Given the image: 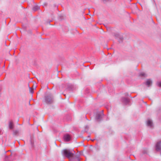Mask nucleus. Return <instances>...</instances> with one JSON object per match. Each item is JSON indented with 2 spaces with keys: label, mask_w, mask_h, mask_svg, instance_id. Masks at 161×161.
Returning a JSON list of instances; mask_svg holds the SVG:
<instances>
[{
  "label": "nucleus",
  "mask_w": 161,
  "mask_h": 161,
  "mask_svg": "<svg viewBox=\"0 0 161 161\" xmlns=\"http://www.w3.org/2000/svg\"><path fill=\"white\" fill-rule=\"evenodd\" d=\"M103 2H105L108 1L109 0H102Z\"/></svg>",
  "instance_id": "obj_22"
},
{
  "label": "nucleus",
  "mask_w": 161,
  "mask_h": 161,
  "mask_svg": "<svg viewBox=\"0 0 161 161\" xmlns=\"http://www.w3.org/2000/svg\"><path fill=\"white\" fill-rule=\"evenodd\" d=\"M95 139H94L93 140H91L92 142L94 141L95 140Z\"/></svg>",
  "instance_id": "obj_24"
},
{
  "label": "nucleus",
  "mask_w": 161,
  "mask_h": 161,
  "mask_svg": "<svg viewBox=\"0 0 161 161\" xmlns=\"http://www.w3.org/2000/svg\"><path fill=\"white\" fill-rule=\"evenodd\" d=\"M139 75L141 77H146L147 76L146 75L144 72L141 73Z\"/></svg>",
  "instance_id": "obj_17"
},
{
  "label": "nucleus",
  "mask_w": 161,
  "mask_h": 161,
  "mask_svg": "<svg viewBox=\"0 0 161 161\" xmlns=\"http://www.w3.org/2000/svg\"><path fill=\"white\" fill-rule=\"evenodd\" d=\"M29 88L30 92L31 94H33V93L34 89L32 88L31 87H30L29 86Z\"/></svg>",
  "instance_id": "obj_18"
},
{
  "label": "nucleus",
  "mask_w": 161,
  "mask_h": 161,
  "mask_svg": "<svg viewBox=\"0 0 161 161\" xmlns=\"http://www.w3.org/2000/svg\"><path fill=\"white\" fill-rule=\"evenodd\" d=\"M147 149L144 150L142 151V153L143 154H147Z\"/></svg>",
  "instance_id": "obj_20"
},
{
  "label": "nucleus",
  "mask_w": 161,
  "mask_h": 161,
  "mask_svg": "<svg viewBox=\"0 0 161 161\" xmlns=\"http://www.w3.org/2000/svg\"><path fill=\"white\" fill-rule=\"evenodd\" d=\"M125 96H129V95H128V94H126V95H125Z\"/></svg>",
  "instance_id": "obj_25"
},
{
  "label": "nucleus",
  "mask_w": 161,
  "mask_h": 161,
  "mask_svg": "<svg viewBox=\"0 0 161 161\" xmlns=\"http://www.w3.org/2000/svg\"><path fill=\"white\" fill-rule=\"evenodd\" d=\"M88 137H90V136H88Z\"/></svg>",
  "instance_id": "obj_27"
},
{
  "label": "nucleus",
  "mask_w": 161,
  "mask_h": 161,
  "mask_svg": "<svg viewBox=\"0 0 161 161\" xmlns=\"http://www.w3.org/2000/svg\"><path fill=\"white\" fill-rule=\"evenodd\" d=\"M65 142H69L71 139L70 135L68 134H65L63 136Z\"/></svg>",
  "instance_id": "obj_6"
},
{
  "label": "nucleus",
  "mask_w": 161,
  "mask_h": 161,
  "mask_svg": "<svg viewBox=\"0 0 161 161\" xmlns=\"http://www.w3.org/2000/svg\"><path fill=\"white\" fill-rule=\"evenodd\" d=\"M147 125L150 128H153V125L152 121L150 119H148L147 121Z\"/></svg>",
  "instance_id": "obj_7"
},
{
  "label": "nucleus",
  "mask_w": 161,
  "mask_h": 161,
  "mask_svg": "<svg viewBox=\"0 0 161 161\" xmlns=\"http://www.w3.org/2000/svg\"><path fill=\"white\" fill-rule=\"evenodd\" d=\"M39 7L38 6L36 5L34 6L33 8V10L34 11H36L39 9Z\"/></svg>",
  "instance_id": "obj_16"
},
{
  "label": "nucleus",
  "mask_w": 161,
  "mask_h": 161,
  "mask_svg": "<svg viewBox=\"0 0 161 161\" xmlns=\"http://www.w3.org/2000/svg\"><path fill=\"white\" fill-rule=\"evenodd\" d=\"M130 99H128L125 97H122L121 98V101L125 105L128 104L130 102Z\"/></svg>",
  "instance_id": "obj_8"
},
{
  "label": "nucleus",
  "mask_w": 161,
  "mask_h": 161,
  "mask_svg": "<svg viewBox=\"0 0 161 161\" xmlns=\"http://www.w3.org/2000/svg\"><path fill=\"white\" fill-rule=\"evenodd\" d=\"M152 83V82L150 79H148L145 83V85H147L148 87L151 86Z\"/></svg>",
  "instance_id": "obj_10"
},
{
  "label": "nucleus",
  "mask_w": 161,
  "mask_h": 161,
  "mask_svg": "<svg viewBox=\"0 0 161 161\" xmlns=\"http://www.w3.org/2000/svg\"><path fill=\"white\" fill-rule=\"evenodd\" d=\"M45 102L47 104H50L54 102V97L53 95L50 93L45 95L44 97Z\"/></svg>",
  "instance_id": "obj_1"
},
{
  "label": "nucleus",
  "mask_w": 161,
  "mask_h": 161,
  "mask_svg": "<svg viewBox=\"0 0 161 161\" xmlns=\"http://www.w3.org/2000/svg\"><path fill=\"white\" fill-rule=\"evenodd\" d=\"M3 133V132L0 130V134H2Z\"/></svg>",
  "instance_id": "obj_23"
},
{
  "label": "nucleus",
  "mask_w": 161,
  "mask_h": 161,
  "mask_svg": "<svg viewBox=\"0 0 161 161\" xmlns=\"http://www.w3.org/2000/svg\"><path fill=\"white\" fill-rule=\"evenodd\" d=\"M13 135L16 136H18L19 135V131L18 130H14L13 131Z\"/></svg>",
  "instance_id": "obj_15"
},
{
  "label": "nucleus",
  "mask_w": 161,
  "mask_h": 161,
  "mask_svg": "<svg viewBox=\"0 0 161 161\" xmlns=\"http://www.w3.org/2000/svg\"><path fill=\"white\" fill-rule=\"evenodd\" d=\"M14 125L12 121H10L9 122L8 127L9 129L12 130L14 128Z\"/></svg>",
  "instance_id": "obj_14"
},
{
  "label": "nucleus",
  "mask_w": 161,
  "mask_h": 161,
  "mask_svg": "<svg viewBox=\"0 0 161 161\" xmlns=\"http://www.w3.org/2000/svg\"><path fill=\"white\" fill-rule=\"evenodd\" d=\"M88 128H89V127L87 126V125H86V126L85 127V131L86 132H87L88 129Z\"/></svg>",
  "instance_id": "obj_21"
},
{
  "label": "nucleus",
  "mask_w": 161,
  "mask_h": 161,
  "mask_svg": "<svg viewBox=\"0 0 161 161\" xmlns=\"http://www.w3.org/2000/svg\"><path fill=\"white\" fill-rule=\"evenodd\" d=\"M114 36L116 38H117L118 39L119 42H121L122 41L123 38L122 36L119 34L117 33H115L114 34Z\"/></svg>",
  "instance_id": "obj_5"
},
{
  "label": "nucleus",
  "mask_w": 161,
  "mask_h": 161,
  "mask_svg": "<svg viewBox=\"0 0 161 161\" xmlns=\"http://www.w3.org/2000/svg\"><path fill=\"white\" fill-rule=\"evenodd\" d=\"M103 111L102 112H98L96 113L95 117V120L97 122H99L102 120V117L103 115Z\"/></svg>",
  "instance_id": "obj_3"
},
{
  "label": "nucleus",
  "mask_w": 161,
  "mask_h": 161,
  "mask_svg": "<svg viewBox=\"0 0 161 161\" xmlns=\"http://www.w3.org/2000/svg\"><path fill=\"white\" fill-rule=\"evenodd\" d=\"M157 84L158 86L160 87H161V81L158 82Z\"/></svg>",
  "instance_id": "obj_19"
},
{
  "label": "nucleus",
  "mask_w": 161,
  "mask_h": 161,
  "mask_svg": "<svg viewBox=\"0 0 161 161\" xmlns=\"http://www.w3.org/2000/svg\"><path fill=\"white\" fill-rule=\"evenodd\" d=\"M30 143L31 146V147L32 148H34V138L33 136H30Z\"/></svg>",
  "instance_id": "obj_9"
},
{
  "label": "nucleus",
  "mask_w": 161,
  "mask_h": 161,
  "mask_svg": "<svg viewBox=\"0 0 161 161\" xmlns=\"http://www.w3.org/2000/svg\"><path fill=\"white\" fill-rule=\"evenodd\" d=\"M12 156V153H11V154L9 156L6 155L5 156V158H4L5 161H11L12 160V159L11 158V157Z\"/></svg>",
  "instance_id": "obj_12"
},
{
  "label": "nucleus",
  "mask_w": 161,
  "mask_h": 161,
  "mask_svg": "<svg viewBox=\"0 0 161 161\" xmlns=\"http://www.w3.org/2000/svg\"><path fill=\"white\" fill-rule=\"evenodd\" d=\"M29 105H31V104H30V101H29Z\"/></svg>",
  "instance_id": "obj_26"
},
{
  "label": "nucleus",
  "mask_w": 161,
  "mask_h": 161,
  "mask_svg": "<svg viewBox=\"0 0 161 161\" xmlns=\"http://www.w3.org/2000/svg\"><path fill=\"white\" fill-rule=\"evenodd\" d=\"M74 88V86L72 85H69L68 86L67 88L66 89V90L69 91H72Z\"/></svg>",
  "instance_id": "obj_13"
},
{
  "label": "nucleus",
  "mask_w": 161,
  "mask_h": 161,
  "mask_svg": "<svg viewBox=\"0 0 161 161\" xmlns=\"http://www.w3.org/2000/svg\"><path fill=\"white\" fill-rule=\"evenodd\" d=\"M155 150L157 152H161V141L157 142L156 144Z\"/></svg>",
  "instance_id": "obj_4"
},
{
  "label": "nucleus",
  "mask_w": 161,
  "mask_h": 161,
  "mask_svg": "<svg viewBox=\"0 0 161 161\" xmlns=\"http://www.w3.org/2000/svg\"><path fill=\"white\" fill-rule=\"evenodd\" d=\"M62 154L65 157L68 158L71 161V158L74 156V153L70 152L69 149H65L62 150Z\"/></svg>",
  "instance_id": "obj_2"
},
{
  "label": "nucleus",
  "mask_w": 161,
  "mask_h": 161,
  "mask_svg": "<svg viewBox=\"0 0 161 161\" xmlns=\"http://www.w3.org/2000/svg\"><path fill=\"white\" fill-rule=\"evenodd\" d=\"M75 160H76L77 161H80L79 155L76 156L75 157L74 156L72 158H71V161H75Z\"/></svg>",
  "instance_id": "obj_11"
}]
</instances>
